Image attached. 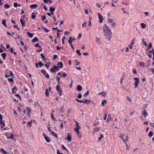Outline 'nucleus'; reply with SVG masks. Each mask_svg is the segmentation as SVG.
Returning a JSON list of instances; mask_svg holds the SVG:
<instances>
[{"label":"nucleus","mask_w":154,"mask_h":154,"mask_svg":"<svg viewBox=\"0 0 154 154\" xmlns=\"http://www.w3.org/2000/svg\"><path fill=\"white\" fill-rule=\"evenodd\" d=\"M67 139L68 141H71V136L69 134H68L67 135Z\"/></svg>","instance_id":"22"},{"label":"nucleus","mask_w":154,"mask_h":154,"mask_svg":"<svg viewBox=\"0 0 154 154\" xmlns=\"http://www.w3.org/2000/svg\"><path fill=\"white\" fill-rule=\"evenodd\" d=\"M38 41V38L35 37L32 40V42H35Z\"/></svg>","instance_id":"24"},{"label":"nucleus","mask_w":154,"mask_h":154,"mask_svg":"<svg viewBox=\"0 0 154 154\" xmlns=\"http://www.w3.org/2000/svg\"><path fill=\"white\" fill-rule=\"evenodd\" d=\"M51 118L53 121H55L56 119L53 116V114L51 113Z\"/></svg>","instance_id":"30"},{"label":"nucleus","mask_w":154,"mask_h":154,"mask_svg":"<svg viewBox=\"0 0 154 154\" xmlns=\"http://www.w3.org/2000/svg\"><path fill=\"white\" fill-rule=\"evenodd\" d=\"M123 136L124 135H120L119 136V137L120 138H121L123 140L124 142L125 143V142H127L128 141V138H126L125 140H124L123 138Z\"/></svg>","instance_id":"10"},{"label":"nucleus","mask_w":154,"mask_h":154,"mask_svg":"<svg viewBox=\"0 0 154 154\" xmlns=\"http://www.w3.org/2000/svg\"><path fill=\"white\" fill-rule=\"evenodd\" d=\"M41 71L45 75V77L48 79L49 78L50 76L48 73H46V72L44 70L41 69Z\"/></svg>","instance_id":"5"},{"label":"nucleus","mask_w":154,"mask_h":154,"mask_svg":"<svg viewBox=\"0 0 154 154\" xmlns=\"http://www.w3.org/2000/svg\"><path fill=\"white\" fill-rule=\"evenodd\" d=\"M116 26V23L115 22H112L111 25V27L113 28L114 27Z\"/></svg>","instance_id":"36"},{"label":"nucleus","mask_w":154,"mask_h":154,"mask_svg":"<svg viewBox=\"0 0 154 154\" xmlns=\"http://www.w3.org/2000/svg\"><path fill=\"white\" fill-rule=\"evenodd\" d=\"M134 40H135L134 39H133L131 42L130 44L131 45H132L134 44Z\"/></svg>","instance_id":"46"},{"label":"nucleus","mask_w":154,"mask_h":154,"mask_svg":"<svg viewBox=\"0 0 154 154\" xmlns=\"http://www.w3.org/2000/svg\"><path fill=\"white\" fill-rule=\"evenodd\" d=\"M107 20L109 23H112V22H113L112 20L110 19V18H108Z\"/></svg>","instance_id":"32"},{"label":"nucleus","mask_w":154,"mask_h":154,"mask_svg":"<svg viewBox=\"0 0 154 154\" xmlns=\"http://www.w3.org/2000/svg\"><path fill=\"white\" fill-rule=\"evenodd\" d=\"M154 51V49L153 48L152 50H149V52L150 53H153Z\"/></svg>","instance_id":"64"},{"label":"nucleus","mask_w":154,"mask_h":154,"mask_svg":"<svg viewBox=\"0 0 154 154\" xmlns=\"http://www.w3.org/2000/svg\"><path fill=\"white\" fill-rule=\"evenodd\" d=\"M6 53H3L2 54V57H3V59L5 60L6 56Z\"/></svg>","instance_id":"25"},{"label":"nucleus","mask_w":154,"mask_h":154,"mask_svg":"<svg viewBox=\"0 0 154 154\" xmlns=\"http://www.w3.org/2000/svg\"><path fill=\"white\" fill-rule=\"evenodd\" d=\"M10 74L9 75L10 76V77H12L13 75V73L12 71H10Z\"/></svg>","instance_id":"49"},{"label":"nucleus","mask_w":154,"mask_h":154,"mask_svg":"<svg viewBox=\"0 0 154 154\" xmlns=\"http://www.w3.org/2000/svg\"><path fill=\"white\" fill-rule=\"evenodd\" d=\"M102 95L103 96H105L106 95V92H103L102 93Z\"/></svg>","instance_id":"62"},{"label":"nucleus","mask_w":154,"mask_h":154,"mask_svg":"<svg viewBox=\"0 0 154 154\" xmlns=\"http://www.w3.org/2000/svg\"><path fill=\"white\" fill-rule=\"evenodd\" d=\"M8 80L10 82H13L14 80L12 78H9L8 79Z\"/></svg>","instance_id":"50"},{"label":"nucleus","mask_w":154,"mask_h":154,"mask_svg":"<svg viewBox=\"0 0 154 154\" xmlns=\"http://www.w3.org/2000/svg\"><path fill=\"white\" fill-rule=\"evenodd\" d=\"M65 39V36H64L63 37V38L62 39V41L63 44H64V40Z\"/></svg>","instance_id":"55"},{"label":"nucleus","mask_w":154,"mask_h":154,"mask_svg":"<svg viewBox=\"0 0 154 154\" xmlns=\"http://www.w3.org/2000/svg\"><path fill=\"white\" fill-rule=\"evenodd\" d=\"M145 63L142 62H139V65L141 66H142L143 67H144L145 66Z\"/></svg>","instance_id":"28"},{"label":"nucleus","mask_w":154,"mask_h":154,"mask_svg":"<svg viewBox=\"0 0 154 154\" xmlns=\"http://www.w3.org/2000/svg\"><path fill=\"white\" fill-rule=\"evenodd\" d=\"M142 114L145 117H146L148 116V113L146 112V111L145 109L143 110L142 112Z\"/></svg>","instance_id":"9"},{"label":"nucleus","mask_w":154,"mask_h":154,"mask_svg":"<svg viewBox=\"0 0 154 154\" xmlns=\"http://www.w3.org/2000/svg\"><path fill=\"white\" fill-rule=\"evenodd\" d=\"M37 7V5L36 4H32L30 5V7L31 8H35Z\"/></svg>","instance_id":"17"},{"label":"nucleus","mask_w":154,"mask_h":154,"mask_svg":"<svg viewBox=\"0 0 154 154\" xmlns=\"http://www.w3.org/2000/svg\"><path fill=\"white\" fill-rule=\"evenodd\" d=\"M87 22L86 21H85V22L84 23H83L82 25V26H86V24H87Z\"/></svg>","instance_id":"52"},{"label":"nucleus","mask_w":154,"mask_h":154,"mask_svg":"<svg viewBox=\"0 0 154 154\" xmlns=\"http://www.w3.org/2000/svg\"><path fill=\"white\" fill-rule=\"evenodd\" d=\"M74 130L76 132L77 135L79 134V129L75 128L74 129Z\"/></svg>","instance_id":"26"},{"label":"nucleus","mask_w":154,"mask_h":154,"mask_svg":"<svg viewBox=\"0 0 154 154\" xmlns=\"http://www.w3.org/2000/svg\"><path fill=\"white\" fill-rule=\"evenodd\" d=\"M27 125L29 127H31L32 125L31 122H28L27 123Z\"/></svg>","instance_id":"41"},{"label":"nucleus","mask_w":154,"mask_h":154,"mask_svg":"<svg viewBox=\"0 0 154 154\" xmlns=\"http://www.w3.org/2000/svg\"><path fill=\"white\" fill-rule=\"evenodd\" d=\"M43 135L44 136L45 139L47 142L48 143L50 142L51 141V140L50 138L49 137H47L45 134H44Z\"/></svg>","instance_id":"7"},{"label":"nucleus","mask_w":154,"mask_h":154,"mask_svg":"<svg viewBox=\"0 0 154 154\" xmlns=\"http://www.w3.org/2000/svg\"><path fill=\"white\" fill-rule=\"evenodd\" d=\"M20 21L22 24V26H25V21L23 20V19H21L20 20Z\"/></svg>","instance_id":"11"},{"label":"nucleus","mask_w":154,"mask_h":154,"mask_svg":"<svg viewBox=\"0 0 154 154\" xmlns=\"http://www.w3.org/2000/svg\"><path fill=\"white\" fill-rule=\"evenodd\" d=\"M152 47V45L151 43H150L148 46V49H149L150 48Z\"/></svg>","instance_id":"48"},{"label":"nucleus","mask_w":154,"mask_h":154,"mask_svg":"<svg viewBox=\"0 0 154 154\" xmlns=\"http://www.w3.org/2000/svg\"><path fill=\"white\" fill-rule=\"evenodd\" d=\"M45 91H46V96L48 97L49 96V93L48 92V89H46Z\"/></svg>","instance_id":"43"},{"label":"nucleus","mask_w":154,"mask_h":154,"mask_svg":"<svg viewBox=\"0 0 154 154\" xmlns=\"http://www.w3.org/2000/svg\"><path fill=\"white\" fill-rule=\"evenodd\" d=\"M6 20H3L2 21V24L5 27H7L6 24L5 23Z\"/></svg>","instance_id":"31"},{"label":"nucleus","mask_w":154,"mask_h":154,"mask_svg":"<svg viewBox=\"0 0 154 154\" xmlns=\"http://www.w3.org/2000/svg\"><path fill=\"white\" fill-rule=\"evenodd\" d=\"M54 69H55L57 71H58L59 70V69L58 68V67L57 66H54Z\"/></svg>","instance_id":"53"},{"label":"nucleus","mask_w":154,"mask_h":154,"mask_svg":"<svg viewBox=\"0 0 154 154\" xmlns=\"http://www.w3.org/2000/svg\"><path fill=\"white\" fill-rule=\"evenodd\" d=\"M50 71L51 72H56L57 71V70H54V68H51V69H50Z\"/></svg>","instance_id":"51"},{"label":"nucleus","mask_w":154,"mask_h":154,"mask_svg":"<svg viewBox=\"0 0 154 154\" xmlns=\"http://www.w3.org/2000/svg\"><path fill=\"white\" fill-rule=\"evenodd\" d=\"M43 29H45V32H48L49 31V30H48L46 28H44L43 27Z\"/></svg>","instance_id":"57"},{"label":"nucleus","mask_w":154,"mask_h":154,"mask_svg":"<svg viewBox=\"0 0 154 154\" xmlns=\"http://www.w3.org/2000/svg\"><path fill=\"white\" fill-rule=\"evenodd\" d=\"M153 132L151 131H150L149 132L148 135L149 137H151L153 135Z\"/></svg>","instance_id":"33"},{"label":"nucleus","mask_w":154,"mask_h":154,"mask_svg":"<svg viewBox=\"0 0 154 154\" xmlns=\"http://www.w3.org/2000/svg\"><path fill=\"white\" fill-rule=\"evenodd\" d=\"M141 28L142 29L145 28L146 26V25L144 23H140Z\"/></svg>","instance_id":"16"},{"label":"nucleus","mask_w":154,"mask_h":154,"mask_svg":"<svg viewBox=\"0 0 154 154\" xmlns=\"http://www.w3.org/2000/svg\"><path fill=\"white\" fill-rule=\"evenodd\" d=\"M50 63L49 62H46L45 64V66L48 69H49L50 66Z\"/></svg>","instance_id":"23"},{"label":"nucleus","mask_w":154,"mask_h":154,"mask_svg":"<svg viewBox=\"0 0 154 154\" xmlns=\"http://www.w3.org/2000/svg\"><path fill=\"white\" fill-rule=\"evenodd\" d=\"M5 135L8 139H11L13 140L14 137V136L13 134H11V136L10 137L8 136L7 134H6Z\"/></svg>","instance_id":"8"},{"label":"nucleus","mask_w":154,"mask_h":154,"mask_svg":"<svg viewBox=\"0 0 154 154\" xmlns=\"http://www.w3.org/2000/svg\"><path fill=\"white\" fill-rule=\"evenodd\" d=\"M56 79L57 81L58 85L59 84V80L60 79V77L58 76H56Z\"/></svg>","instance_id":"35"},{"label":"nucleus","mask_w":154,"mask_h":154,"mask_svg":"<svg viewBox=\"0 0 154 154\" xmlns=\"http://www.w3.org/2000/svg\"><path fill=\"white\" fill-rule=\"evenodd\" d=\"M87 102H91V100H90L86 99L85 100L83 101V103L85 104L87 103Z\"/></svg>","instance_id":"29"},{"label":"nucleus","mask_w":154,"mask_h":154,"mask_svg":"<svg viewBox=\"0 0 154 154\" xmlns=\"http://www.w3.org/2000/svg\"><path fill=\"white\" fill-rule=\"evenodd\" d=\"M14 7H17L18 6V4L17 2H15L14 3Z\"/></svg>","instance_id":"56"},{"label":"nucleus","mask_w":154,"mask_h":154,"mask_svg":"<svg viewBox=\"0 0 154 154\" xmlns=\"http://www.w3.org/2000/svg\"><path fill=\"white\" fill-rule=\"evenodd\" d=\"M100 39L98 37L96 38V42L97 44L99 45L100 44Z\"/></svg>","instance_id":"18"},{"label":"nucleus","mask_w":154,"mask_h":154,"mask_svg":"<svg viewBox=\"0 0 154 154\" xmlns=\"http://www.w3.org/2000/svg\"><path fill=\"white\" fill-rule=\"evenodd\" d=\"M50 133L53 136L55 137L56 138H57L58 136L57 135L52 131H51Z\"/></svg>","instance_id":"13"},{"label":"nucleus","mask_w":154,"mask_h":154,"mask_svg":"<svg viewBox=\"0 0 154 154\" xmlns=\"http://www.w3.org/2000/svg\"><path fill=\"white\" fill-rule=\"evenodd\" d=\"M53 14V12H51V13H48L47 14L48 16L49 17H50L51 15H52Z\"/></svg>","instance_id":"54"},{"label":"nucleus","mask_w":154,"mask_h":154,"mask_svg":"<svg viewBox=\"0 0 154 154\" xmlns=\"http://www.w3.org/2000/svg\"><path fill=\"white\" fill-rule=\"evenodd\" d=\"M35 14V13L34 12H33L32 14V18L33 19H34L35 18V16L34 15Z\"/></svg>","instance_id":"37"},{"label":"nucleus","mask_w":154,"mask_h":154,"mask_svg":"<svg viewBox=\"0 0 154 154\" xmlns=\"http://www.w3.org/2000/svg\"><path fill=\"white\" fill-rule=\"evenodd\" d=\"M77 89L79 91H81L82 90V87L79 85H78L77 87Z\"/></svg>","instance_id":"14"},{"label":"nucleus","mask_w":154,"mask_h":154,"mask_svg":"<svg viewBox=\"0 0 154 154\" xmlns=\"http://www.w3.org/2000/svg\"><path fill=\"white\" fill-rule=\"evenodd\" d=\"M104 137L103 136L102 134H100V137L98 138V140H101V139L103 138Z\"/></svg>","instance_id":"42"},{"label":"nucleus","mask_w":154,"mask_h":154,"mask_svg":"<svg viewBox=\"0 0 154 154\" xmlns=\"http://www.w3.org/2000/svg\"><path fill=\"white\" fill-rule=\"evenodd\" d=\"M4 6L7 8H9L10 7V5L8 4H5Z\"/></svg>","instance_id":"44"},{"label":"nucleus","mask_w":154,"mask_h":154,"mask_svg":"<svg viewBox=\"0 0 154 154\" xmlns=\"http://www.w3.org/2000/svg\"><path fill=\"white\" fill-rule=\"evenodd\" d=\"M69 33H70L68 31H66L64 32V34L65 35H68V34H69Z\"/></svg>","instance_id":"58"},{"label":"nucleus","mask_w":154,"mask_h":154,"mask_svg":"<svg viewBox=\"0 0 154 154\" xmlns=\"http://www.w3.org/2000/svg\"><path fill=\"white\" fill-rule=\"evenodd\" d=\"M43 1L45 3H47L48 2H49L51 3L53 2V1L50 0H44Z\"/></svg>","instance_id":"27"},{"label":"nucleus","mask_w":154,"mask_h":154,"mask_svg":"<svg viewBox=\"0 0 154 154\" xmlns=\"http://www.w3.org/2000/svg\"><path fill=\"white\" fill-rule=\"evenodd\" d=\"M76 53L79 55H81V54L80 53V51L79 50H77L76 51Z\"/></svg>","instance_id":"39"},{"label":"nucleus","mask_w":154,"mask_h":154,"mask_svg":"<svg viewBox=\"0 0 154 154\" xmlns=\"http://www.w3.org/2000/svg\"><path fill=\"white\" fill-rule=\"evenodd\" d=\"M75 37H73L72 38V37L71 36L69 37L68 42L70 45H71L72 41H75Z\"/></svg>","instance_id":"4"},{"label":"nucleus","mask_w":154,"mask_h":154,"mask_svg":"<svg viewBox=\"0 0 154 154\" xmlns=\"http://www.w3.org/2000/svg\"><path fill=\"white\" fill-rule=\"evenodd\" d=\"M0 151L2 152L3 153L5 154H7V153L3 148H2L0 149Z\"/></svg>","instance_id":"34"},{"label":"nucleus","mask_w":154,"mask_h":154,"mask_svg":"<svg viewBox=\"0 0 154 154\" xmlns=\"http://www.w3.org/2000/svg\"><path fill=\"white\" fill-rule=\"evenodd\" d=\"M100 130L99 127H96L93 129V131L94 132H98Z\"/></svg>","instance_id":"15"},{"label":"nucleus","mask_w":154,"mask_h":154,"mask_svg":"<svg viewBox=\"0 0 154 154\" xmlns=\"http://www.w3.org/2000/svg\"><path fill=\"white\" fill-rule=\"evenodd\" d=\"M56 90L60 94V96L61 95V94H62V91L61 90L59 85H58L56 87Z\"/></svg>","instance_id":"6"},{"label":"nucleus","mask_w":154,"mask_h":154,"mask_svg":"<svg viewBox=\"0 0 154 154\" xmlns=\"http://www.w3.org/2000/svg\"><path fill=\"white\" fill-rule=\"evenodd\" d=\"M57 55L55 54V55H54V56L53 58L54 59H57Z\"/></svg>","instance_id":"61"},{"label":"nucleus","mask_w":154,"mask_h":154,"mask_svg":"<svg viewBox=\"0 0 154 154\" xmlns=\"http://www.w3.org/2000/svg\"><path fill=\"white\" fill-rule=\"evenodd\" d=\"M103 29L104 35L109 40V41H110L112 36V32L111 30L106 24L103 25Z\"/></svg>","instance_id":"1"},{"label":"nucleus","mask_w":154,"mask_h":154,"mask_svg":"<svg viewBox=\"0 0 154 154\" xmlns=\"http://www.w3.org/2000/svg\"><path fill=\"white\" fill-rule=\"evenodd\" d=\"M66 76H67V74L65 73H64L63 74V75L62 76L63 77H66Z\"/></svg>","instance_id":"63"},{"label":"nucleus","mask_w":154,"mask_h":154,"mask_svg":"<svg viewBox=\"0 0 154 154\" xmlns=\"http://www.w3.org/2000/svg\"><path fill=\"white\" fill-rule=\"evenodd\" d=\"M42 20L43 21L46 19V17L45 16H42Z\"/></svg>","instance_id":"45"},{"label":"nucleus","mask_w":154,"mask_h":154,"mask_svg":"<svg viewBox=\"0 0 154 154\" xmlns=\"http://www.w3.org/2000/svg\"><path fill=\"white\" fill-rule=\"evenodd\" d=\"M26 109L28 110V112H27L28 115L30 117V113L31 112V109L28 107H26Z\"/></svg>","instance_id":"20"},{"label":"nucleus","mask_w":154,"mask_h":154,"mask_svg":"<svg viewBox=\"0 0 154 154\" xmlns=\"http://www.w3.org/2000/svg\"><path fill=\"white\" fill-rule=\"evenodd\" d=\"M98 17L99 19V22L100 23H101L102 22L103 19V17L99 13H98L97 14Z\"/></svg>","instance_id":"3"},{"label":"nucleus","mask_w":154,"mask_h":154,"mask_svg":"<svg viewBox=\"0 0 154 154\" xmlns=\"http://www.w3.org/2000/svg\"><path fill=\"white\" fill-rule=\"evenodd\" d=\"M55 8L54 7V8H53L52 6H51L50 7V10H49V11H51V12H53L54 11H55Z\"/></svg>","instance_id":"21"},{"label":"nucleus","mask_w":154,"mask_h":154,"mask_svg":"<svg viewBox=\"0 0 154 154\" xmlns=\"http://www.w3.org/2000/svg\"><path fill=\"white\" fill-rule=\"evenodd\" d=\"M38 64L39 65L40 67H41L44 65V64L41 62H39Z\"/></svg>","instance_id":"47"},{"label":"nucleus","mask_w":154,"mask_h":154,"mask_svg":"<svg viewBox=\"0 0 154 154\" xmlns=\"http://www.w3.org/2000/svg\"><path fill=\"white\" fill-rule=\"evenodd\" d=\"M41 56L42 58L44 59V60H46V59L45 57H44V54H41Z\"/></svg>","instance_id":"40"},{"label":"nucleus","mask_w":154,"mask_h":154,"mask_svg":"<svg viewBox=\"0 0 154 154\" xmlns=\"http://www.w3.org/2000/svg\"><path fill=\"white\" fill-rule=\"evenodd\" d=\"M106 103V100H103V101L101 102V104L103 106H104V105L105 103Z\"/></svg>","instance_id":"38"},{"label":"nucleus","mask_w":154,"mask_h":154,"mask_svg":"<svg viewBox=\"0 0 154 154\" xmlns=\"http://www.w3.org/2000/svg\"><path fill=\"white\" fill-rule=\"evenodd\" d=\"M83 54H84V55L85 56H88V53L87 52H84L83 53Z\"/></svg>","instance_id":"59"},{"label":"nucleus","mask_w":154,"mask_h":154,"mask_svg":"<svg viewBox=\"0 0 154 154\" xmlns=\"http://www.w3.org/2000/svg\"><path fill=\"white\" fill-rule=\"evenodd\" d=\"M63 63L62 62L58 63L57 65V67L60 68H62L63 67Z\"/></svg>","instance_id":"12"},{"label":"nucleus","mask_w":154,"mask_h":154,"mask_svg":"<svg viewBox=\"0 0 154 154\" xmlns=\"http://www.w3.org/2000/svg\"><path fill=\"white\" fill-rule=\"evenodd\" d=\"M82 37V34L80 33H79L78 35V39H79L80 38Z\"/></svg>","instance_id":"60"},{"label":"nucleus","mask_w":154,"mask_h":154,"mask_svg":"<svg viewBox=\"0 0 154 154\" xmlns=\"http://www.w3.org/2000/svg\"><path fill=\"white\" fill-rule=\"evenodd\" d=\"M27 35L30 38H32V37L33 36V34L29 32H27Z\"/></svg>","instance_id":"19"},{"label":"nucleus","mask_w":154,"mask_h":154,"mask_svg":"<svg viewBox=\"0 0 154 154\" xmlns=\"http://www.w3.org/2000/svg\"><path fill=\"white\" fill-rule=\"evenodd\" d=\"M134 79L135 80V83L134 84L135 88H136L139 83V79L137 77H135L134 78Z\"/></svg>","instance_id":"2"}]
</instances>
